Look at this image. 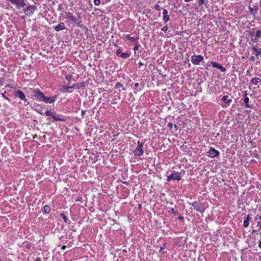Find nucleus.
Masks as SVG:
<instances>
[{
    "instance_id": "1",
    "label": "nucleus",
    "mask_w": 261,
    "mask_h": 261,
    "mask_svg": "<svg viewBox=\"0 0 261 261\" xmlns=\"http://www.w3.org/2000/svg\"><path fill=\"white\" fill-rule=\"evenodd\" d=\"M78 15V18H76L75 16L73 15V14L70 12L67 13V21L69 22L68 26H70V24H72V26H75V25L80 27V24L82 21V19L81 18V16L79 13H77Z\"/></svg>"
},
{
    "instance_id": "3",
    "label": "nucleus",
    "mask_w": 261,
    "mask_h": 261,
    "mask_svg": "<svg viewBox=\"0 0 261 261\" xmlns=\"http://www.w3.org/2000/svg\"><path fill=\"white\" fill-rule=\"evenodd\" d=\"M37 9L36 6L34 5H29L23 9V11L25 15L31 16L34 12L35 10Z\"/></svg>"
},
{
    "instance_id": "36",
    "label": "nucleus",
    "mask_w": 261,
    "mask_h": 261,
    "mask_svg": "<svg viewBox=\"0 0 261 261\" xmlns=\"http://www.w3.org/2000/svg\"><path fill=\"white\" fill-rule=\"evenodd\" d=\"M198 5L199 6H202L204 3V0H198Z\"/></svg>"
},
{
    "instance_id": "30",
    "label": "nucleus",
    "mask_w": 261,
    "mask_h": 261,
    "mask_svg": "<svg viewBox=\"0 0 261 261\" xmlns=\"http://www.w3.org/2000/svg\"><path fill=\"white\" fill-rule=\"evenodd\" d=\"M261 36V30H258L256 32V37L259 38Z\"/></svg>"
},
{
    "instance_id": "44",
    "label": "nucleus",
    "mask_w": 261,
    "mask_h": 261,
    "mask_svg": "<svg viewBox=\"0 0 261 261\" xmlns=\"http://www.w3.org/2000/svg\"><path fill=\"white\" fill-rule=\"evenodd\" d=\"M250 60H251V61H254L255 59H254V57L253 56H251L249 58Z\"/></svg>"
},
{
    "instance_id": "54",
    "label": "nucleus",
    "mask_w": 261,
    "mask_h": 261,
    "mask_svg": "<svg viewBox=\"0 0 261 261\" xmlns=\"http://www.w3.org/2000/svg\"><path fill=\"white\" fill-rule=\"evenodd\" d=\"M3 97L5 98H6V99H8V98L7 97H6V96L4 94H3Z\"/></svg>"
},
{
    "instance_id": "29",
    "label": "nucleus",
    "mask_w": 261,
    "mask_h": 261,
    "mask_svg": "<svg viewBox=\"0 0 261 261\" xmlns=\"http://www.w3.org/2000/svg\"><path fill=\"white\" fill-rule=\"evenodd\" d=\"M65 79L68 82H70L72 79V75H67L66 76Z\"/></svg>"
},
{
    "instance_id": "38",
    "label": "nucleus",
    "mask_w": 261,
    "mask_h": 261,
    "mask_svg": "<svg viewBox=\"0 0 261 261\" xmlns=\"http://www.w3.org/2000/svg\"><path fill=\"white\" fill-rule=\"evenodd\" d=\"M168 127L169 128V129L171 130L173 127V124L171 122H169L167 124Z\"/></svg>"
},
{
    "instance_id": "6",
    "label": "nucleus",
    "mask_w": 261,
    "mask_h": 261,
    "mask_svg": "<svg viewBox=\"0 0 261 261\" xmlns=\"http://www.w3.org/2000/svg\"><path fill=\"white\" fill-rule=\"evenodd\" d=\"M203 60L201 55H194L191 58V62L194 65H198Z\"/></svg>"
},
{
    "instance_id": "62",
    "label": "nucleus",
    "mask_w": 261,
    "mask_h": 261,
    "mask_svg": "<svg viewBox=\"0 0 261 261\" xmlns=\"http://www.w3.org/2000/svg\"><path fill=\"white\" fill-rule=\"evenodd\" d=\"M222 107H223V108H225V107H226V106L222 105Z\"/></svg>"
},
{
    "instance_id": "10",
    "label": "nucleus",
    "mask_w": 261,
    "mask_h": 261,
    "mask_svg": "<svg viewBox=\"0 0 261 261\" xmlns=\"http://www.w3.org/2000/svg\"><path fill=\"white\" fill-rule=\"evenodd\" d=\"M57 98V95H54L52 97H47L45 96V98L43 99V102H46V103H51L54 102L56 100Z\"/></svg>"
},
{
    "instance_id": "53",
    "label": "nucleus",
    "mask_w": 261,
    "mask_h": 261,
    "mask_svg": "<svg viewBox=\"0 0 261 261\" xmlns=\"http://www.w3.org/2000/svg\"><path fill=\"white\" fill-rule=\"evenodd\" d=\"M138 64H139V66H142V65H143V63H142V62H140L138 63Z\"/></svg>"
},
{
    "instance_id": "34",
    "label": "nucleus",
    "mask_w": 261,
    "mask_h": 261,
    "mask_svg": "<svg viewBox=\"0 0 261 261\" xmlns=\"http://www.w3.org/2000/svg\"><path fill=\"white\" fill-rule=\"evenodd\" d=\"M61 216L62 218L63 219L64 222L67 223L68 219L66 217V216L64 214H61Z\"/></svg>"
},
{
    "instance_id": "2",
    "label": "nucleus",
    "mask_w": 261,
    "mask_h": 261,
    "mask_svg": "<svg viewBox=\"0 0 261 261\" xmlns=\"http://www.w3.org/2000/svg\"><path fill=\"white\" fill-rule=\"evenodd\" d=\"M192 206L194 209L197 212L203 213L205 211V207L203 204L199 201H194L192 203Z\"/></svg>"
},
{
    "instance_id": "32",
    "label": "nucleus",
    "mask_w": 261,
    "mask_h": 261,
    "mask_svg": "<svg viewBox=\"0 0 261 261\" xmlns=\"http://www.w3.org/2000/svg\"><path fill=\"white\" fill-rule=\"evenodd\" d=\"M218 69H220L222 72H225L226 71V68L222 65H220Z\"/></svg>"
},
{
    "instance_id": "52",
    "label": "nucleus",
    "mask_w": 261,
    "mask_h": 261,
    "mask_svg": "<svg viewBox=\"0 0 261 261\" xmlns=\"http://www.w3.org/2000/svg\"><path fill=\"white\" fill-rule=\"evenodd\" d=\"M66 246H65V245H63V246H62V250H65V249H66Z\"/></svg>"
},
{
    "instance_id": "21",
    "label": "nucleus",
    "mask_w": 261,
    "mask_h": 261,
    "mask_svg": "<svg viewBox=\"0 0 261 261\" xmlns=\"http://www.w3.org/2000/svg\"><path fill=\"white\" fill-rule=\"evenodd\" d=\"M55 120L56 121H64V119L59 118V117H57L54 114L51 117Z\"/></svg>"
},
{
    "instance_id": "17",
    "label": "nucleus",
    "mask_w": 261,
    "mask_h": 261,
    "mask_svg": "<svg viewBox=\"0 0 261 261\" xmlns=\"http://www.w3.org/2000/svg\"><path fill=\"white\" fill-rule=\"evenodd\" d=\"M261 82V79L258 77H254L253 78L251 81L250 82L255 85H257L258 83Z\"/></svg>"
},
{
    "instance_id": "40",
    "label": "nucleus",
    "mask_w": 261,
    "mask_h": 261,
    "mask_svg": "<svg viewBox=\"0 0 261 261\" xmlns=\"http://www.w3.org/2000/svg\"><path fill=\"white\" fill-rule=\"evenodd\" d=\"M168 11L166 9H163V16L168 15Z\"/></svg>"
},
{
    "instance_id": "5",
    "label": "nucleus",
    "mask_w": 261,
    "mask_h": 261,
    "mask_svg": "<svg viewBox=\"0 0 261 261\" xmlns=\"http://www.w3.org/2000/svg\"><path fill=\"white\" fill-rule=\"evenodd\" d=\"M143 144V143L142 142H140V141L138 142L137 147L136 149L134 151L135 155L141 156L143 154V150L142 149Z\"/></svg>"
},
{
    "instance_id": "42",
    "label": "nucleus",
    "mask_w": 261,
    "mask_h": 261,
    "mask_svg": "<svg viewBox=\"0 0 261 261\" xmlns=\"http://www.w3.org/2000/svg\"><path fill=\"white\" fill-rule=\"evenodd\" d=\"M243 96H244V98H245V97H248V96H247V92H246V91H244Z\"/></svg>"
},
{
    "instance_id": "25",
    "label": "nucleus",
    "mask_w": 261,
    "mask_h": 261,
    "mask_svg": "<svg viewBox=\"0 0 261 261\" xmlns=\"http://www.w3.org/2000/svg\"><path fill=\"white\" fill-rule=\"evenodd\" d=\"M54 113H52L49 110H47L45 112H44V115L47 116H50V117H52V116L53 115Z\"/></svg>"
},
{
    "instance_id": "28",
    "label": "nucleus",
    "mask_w": 261,
    "mask_h": 261,
    "mask_svg": "<svg viewBox=\"0 0 261 261\" xmlns=\"http://www.w3.org/2000/svg\"><path fill=\"white\" fill-rule=\"evenodd\" d=\"M116 53V55L117 56L120 57V55H121L122 54L121 49L120 48L117 49L116 50V53Z\"/></svg>"
},
{
    "instance_id": "61",
    "label": "nucleus",
    "mask_w": 261,
    "mask_h": 261,
    "mask_svg": "<svg viewBox=\"0 0 261 261\" xmlns=\"http://www.w3.org/2000/svg\"><path fill=\"white\" fill-rule=\"evenodd\" d=\"M141 204H139V208H141Z\"/></svg>"
},
{
    "instance_id": "12",
    "label": "nucleus",
    "mask_w": 261,
    "mask_h": 261,
    "mask_svg": "<svg viewBox=\"0 0 261 261\" xmlns=\"http://www.w3.org/2000/svg\"><path fill=\"white\" fill-rule=\"evenodd\" d=\"M248 9L249 13L253 15H255L257 13V11L258 10V7L256 6H254L253 7H252L249 6L248 7Z\"/></svg>"
},
{
    "instance_id": "57",
    "label": "nucleus",
    "mask_w": 261,
    "mask_h": 261,
    "mask_svg": "<svg viewBox=\"0 0 261 261\" xmlns=\"http://www.w3.org/2000/svg\"><path fill=\"white\" fill-rule=\"evenodd\" d=\"M256 232H257V230H252V233Z\"/></svg>"
},
{
    "instance_id": "47",
    "label": "nucleus",
    "mask_w": 261,
    "mask_h": 261,
    "mask_svg": "<svg viewBox=\"0 0 261 261\" xmlns=\"http://www.w3.org/2000/svg\"><path fill=\"white\" fill-rule=\"evenodd\" d=\"M38 111V112L39 113H40V114H41V115H44V112H43L42 111Z\"/></svg>"
},
{
    "instance_id": "56",
    "label": "nucleus",
    "mask_w": 261,
    "mask_h": 261,
    "mask_svg": "<svg viewBox=\"0 0 261 261\" xmlns=\"http://www.w3.org/2000/svg\"><path fill=\"white\" fill-rule=\"evenodd\" d=\"M36 261H41L40 258H37L36 259Z\"/></svg>"
},
{
    "instance_id": "13",
    "label": "nucleus",
    "mask_w": 261,
    "mask_h": 261,
    "mask_svg": "<svg viewBox=\"0 0 261 261\" xmlns=\"http://www.w3.org/2000/svg\"><path fill=\"white\" fill-rule=\"evenodd\" d=\"M123 38H126L132 42H136L138 40L139 37H130L129 35H124Z\"/></svg>"
},
{
    "instance_id": "58",
    "label": "nucleus",
    "mask_w": 261,
    "mask_h": 261,
    "mask_svg": "<svg viewBox=\"0 0 261 261\" xmlns=\"http://www.w3.org/2000/svg\"><path fill=\"white\" fill-rule=\"evenodd\" d=\"M253 34H254V32H253L252 33H250V35H253Z\"/></svg>"
},
{
    "instance_id": "9",
    "label": "nucleus",
    "mask_w": 261,
    "mask_h": 261,
    "mask_svg": "<svg viewBox=\"0 0 261 261\" xmlns=\"http://www.w3.org/2000/svg\"><path fill=\"white\" fill-rule=\"evenodd\" d=\"M15 95L21 100H23L25 102H28V99L26 98L25 96L22 91L18 90L16 92Z\"/></svg>"
},
{
    "instance_id": "46",
    "label": "nucleus",
    "mask_w": 261,
    "mask_h": 261,
    "mask_svg": "<svg viewBox=\"0 0 261 261\" xmlns=\"http://www.w3.org/2000/svg\"><path fill=\"white\" fill-rule=\"evenodd\" d=\"M174 128L175 131H176L178 129L177 126L176 124L174 125Z\"/></svg>"
},
{
    "instance_id": "64",
    "label": "nucleus",
    "mask_w": 261,
    "mask_h": 261,
    "mask_svg": "<svg viewBox=\"0 0 261 261\" xmlns=\"http://www.w3.org/2000/svg\"><path fill=\"white\" fill-rule=\"evenodd\" d=\"M0 261H2L1 260H0Z\"/></svg>"
},
{
    "instance_id": "37",
    "label": "nucleus",
    "mask_w": 261,
    "mask_h": 261,
    "mask_svg": "<svg viewBox=\"0 0 261 261\" xmlns=\"http://www.w3.org/2000/svg\"><path fill=\"white\" fill-rule=\"evenodd\" d=\"M170 213L173 214H177L178 212L175 211L173 208H172L170 209Z\"/></svg>"
},
{
    "instance_id": "39",
    "label": "nucleus",
    "mask_w": 261,
    "mask_h": 261,
    "mask_svg": "<svg viewBox=\"0 0 261 261\" xmlns=\"http://www.w3.org/2000/svg\"><path fill=\"white\" fill-rule=\"evenodd\" d=\"M168 29L167 25H166L162 28V30L164 32H166L168 30Z\"/></svg>"
},
{
    "instance_id": "41",
    "label": "nucleus",
    "mask_w": 261,
    "mask_h": 261,
    "mask_svg": "<svg viewBox=\"0 0 261 261\" xmlns=\"http://www.w3.org/2000/svg\"><path fill=\"white\" fill-rule=\"evenodd\" d=\"M245 219L249 221L251 219V217H250V215H248Z\"/></svg>"
},
{
    "instance_id": "11",
    "label": "nucleus",
    "mask_w": 261,
    "mask_h": 261,
    "mask_svg": "<svg viewBox=\"0 0 261 261\" xmlns=\"http://www.w3.org/2000/svg\"><path fill=\"white\" fill-rule=\"evenodd\" d=\"M65 29V25L64 22H60L57 25L54 27V29L57 32L63 30Z\"/></svg>"
},
{
    "instance_id": "45",
    "label": "nucleus",
    "mask_w": 261,
    "mask_h": 261,
    "mask_svg": "<svg viewBox=\"0 0 261 261\" xmlns=\"http://www.w3.org/2000/svg\"><path fill=\"white\" fill-rule=\"evenodd\" d=\"M252 40L254 42H257V37H255V38L254 39H252Z\"/></svg>"
},
{
    "instance_id": "7",
    "label": "nucleus",
    "mask_w": 261,
    "mask_h": 261,
    "mask_svg": "<svg viewBox=\"0 0 261 261\" xmlns=\"http://www.w3.org/2000/svg\"><path fill=\"white\" fill-rule=\"evenodd\" d=\"M207 156L211 158H214L219 155V151L211 147L207 152Z\"/></svg>"
},
{
    "instance_id": "8",
    "label": "nucleus",
    "mask_w": 261,
    "mask_h": 261,
    "mask_svg": "<svg viewBox=\"0 0 261 261\" xmlns=\"http://www.w3.org/2000/svg\"><path fill=\"white\" fill-rule=\"evenodd\" d=\"M34 96L40 100L43 101V99L45 98V96L42 92L40 90H35L33 94Z\"/></svg>"
},
{
    "instance_id": "14",
    "label": "nucleus",
    "mask_w": 261,
    "mask_h": 261,
    "mask_svg": "<svg viewBox=\"0 0 261 261\" xmlns=\"http://www.w3.org/2000/svg\"><path fill=\"white\" fill-rule=\"evenodd\" d=\"M249 99L248 97H245L244 98V106L245 108L253 109L254 108V106L253 105H250L249 103Z\"/></svg>"
},
{
    "instance_id": "51",
    "label": "nucleus",
    "mask_w": 261,
    "mask_h": 261,
    "mask_svg": "<svg viewBox=\"0 0 261 261\" xmlns=\"http://www.w3.org/2000/svg\"><path fill=\"white\" fill-rule=\"evenodd\" d=\"M258 247L261 248V240L259 241Z\"/></svg>"
},
{
    "instance_id": "48",
    "label": "nucleus",
    "mask_w": 261,
    "mask_h": 261,
    "mask_svg": "<svg viewBox=\"0 0 261 261\" xmlns=\"http://www.w3.org/2000/svg\"><path fill=\"white\" fill-rule=\"evenodd\" d=\"M76 86V84H74L72 86H70V89L74 88Z\"/></svg>"
},
{
    "instance_id": "19",
    "label": "nucleus",
    "mask_w": 261,
    "mask_h": 261,
    "mask_svg": "<svg viewBox=\"0 0 261 261\" xmlns=\"http://www.w3.org/2000/svg\"><path fill=\"white\" fill-rule=\"evenodd\" d=\"M50 211V208L47 205H44L42 208V212L43 213L48 214V213H49Z\"/></svg>"
},
{
    "instance_id": "49",
    "label": "nucleus",
    "mask_w": 261,
    "mask_h": 261,
    "mask_svg": "<svg viewBox=\"0 0 261 261\" xmlns=\"http://www.w3.org/2000/svg\"><path fill=\"white\" fill-rule=\"evenodd\" d=\"M134 86H135V88H136L137 87H138L139 86V83H135Z\"/></svg>"
},
{
    "instance_id": "22",
    "label": "nucleus",
    "mask_w": 261,
    "mask_h": 261,
    "mask_svg": "<svg viewBox=\"0 0 261 261\" xmlns=\"http://www.w3.org/2000/svg\"><path fill=\"white\" fill-rule=\"evenodd\" d=\"M255 220H261V216H256L254 218ZM257 226L259 227V229H261V222H257Z\"/></svg>"
},
{
    "instance_id": "26",
    "label": "nucleus",
    "mask_w": 261,
    "mask_h": 261,
    "mask_svg": "<svg viewBox=\"0 0 261 261\" xmlns=\"http://www.w3.org/2000/svg\"><path fill=\"white\" fill-rule=\"evenodd\" d=\"M170 19V17L169 15H166L165 16H163V20L166 23L168 21H169Z\"/></svg>"
},
{
    "instance_id": "4",
    "label": "nucleus",
    "mask_w": 261,
    "mask_h": 261,
    "mask_svg": "<svg viewBox=\"0 0 261 261\" xmlns=\"http://www.w3.org/2000/svg\"><path fill=\"white\" fill-rule=\"evenodd\" d=\"M181 179V176L178 172H174L170 175H168L167 177V180L170 181V180H180Z\"/></svg>"
},
{
    "instance_id": "33",
    "label": "nucleus",
    "mask_w": 261,
    "mask_h": 261,
    "mask_svg": "<svg viewBox=\"0 0 261 261\" xmlns=\"http://www.w3.org/2000/svg\"><path fill=\"white\" fill-rule=\"evenodd\" d=\"M154 8L155 10H159V11L163 9L162 7H161L159 5H157V4L155 5Z\"/></svg>"
},
{
    "instance_id": "16",
    "label": "nucleus",
    "mask_w": 261,
    "mask_h": 261,
    "mask_svg": "<svg viewBox=\"0 0 261 261\" xmlns=\"http://www.w3.org/2000/svg\"><path fill=\"white\" fill-rule=\"evenodd\" d=\"M130 52H126V53H122L121 55H120V57L122 59H127L130 57Z\"/></svg>"
},
{
    "instance_id": "31",
    "label": "nucleus",
    "mask_w": 261,
    "mask_h": 261,
    "mask_svg": "<svg viewBox=\"0 0 261 261\" xmlns=\"http://www.w3.org/2000/svg\"><path fill=\"white\" fill-rule=\"evenodd\" d=\"M120 87H123V85L120 82L117 83L115 86V88H120Z\"/></svg>"
},
{
    "instance_id": "18",
    "label": "nucleus",
    "mask_w": 261,
    "mask_h": 261,
    "mask_svg": "<svg viewBox=\"0 0 261 261\" xmlns=\"http://www.w3.org/2000/svg\"><path fill=\"white\" fill-rule=\"evenodd\" d=\"M70 89V86H68L66 85H63L62 87L60 89V91L62 92H65L67 91H68L69 92H71V91H69V89Z\"/></svg>"
},
{
    "instance_id": "59",
    "label": "nucleus",
    "mask_w": 261,
    "mask_h": 261,
    "mask_svg": "<svg viewBox=\"0 0 261 261\" xmlns=\"http://www.w3.org/2000/svg\"><path fill=\"white\" fill-rule=\"evenodd\" d=\"M122 88L123 90H125L126 89L125 88H123V87Z\"/></svg>"
},
{
    "instance_id": "60",
    "label": "nucleus",
    "mask_w": 261,
    "mask_h": 261,
    "mask_svg": "<svg viewBox=\"0 0 261 261\" xmlns=\"http://www.w3.org/2000/svg\"><path fill=\"white\" fill-rule=\"evenodd\" d=\"M259 5L261 6V0L259 1Z\"/></svg>"
},
{
    "instance_id": "20",
    "label": "nucleus",
    "mask_w": 261,
    "mask_h": 261,
    "mask_svg": "<svg viewBox=\"0 0 261 261\" xmlns=\"http://www.w3.org/2000/svg\"><path fill=\"white\" fill-rule=\"evenodd\" d=\"M228 95H225L222 97V100L226 103H229L231 102V99H228Z\"/></svg>"
},
{
    "instance_id": "63",
    "label": "nucleus",
    "mask_w": 261,
    "mask_h": 261,
    "mask_svg": "<svg viewBox=\"0 0 261 261\" xmlns=\"http://www.w3.org/2000/svg\"><path fill=\"white\" fill-rule=\"evenodd\" d=\"M162 249H163V248H161L160 249V250H161V251H162Z\"/></svg>"
},
{
    "instance_id": "55",
    "label": "nucleus",
    "mask_w": 261,
    "mask_h": 261,
    "mask_svg": "<svg viewBox=\"0 0 261 261\" xmlns=\"http://www.w3.org/2000/svg\"><path fill=\"white\" fill-rule=\"evenodd\" d=\"M123 183L127 185H128V183L127 181H123Z\"/></svg>"
},
{
    "instance_id": "50",
    "label": "nucleus",
    "mask_w": 261,
    "mask_h": 261,
    "mask_svg": "<svg viewBox=\"0 0 261 261\" xmlns=\"http://www.w3.org/2000/svg\"><path fill=\"white\" fill-rule=\"evenodd\" d=\"M178 220H180V221H182V220H184V218H183V217H181V216H179V217H178Z\"/></svg>"
},
{
    "instance_id": "15",
    "label": "nucleus",
    "mask_w": 261,
    "mask_h": 261,
    "mask_svg": "<svg viewBox=\"0 0 261 261\" xmlns=\"http://www.w3.org/2000/svg\"><path fill=\"white\" fill-rule=\"evenodd\" d=\"M252 49L254 51L255 56L256 57H257L258 56H260L261 57V49L258 50L255 46H252Z\"/></svg>"
},
{
    "instance_id": "24",
    "label": "nucleus",
    "mask_w": 261,
    "mask_h": 261,
    "mask_svg": "<svg viewBox=\"0 0 261 261\" xmlns=\"http://www.w3.org/2000/svg\"><path fill=\"white\" fill-rule=\"evenodd\" d=\"M135 42H136L135 45L134 47V50L135 51L138 50L139 49V47H140V45L139 44L138 41H137Z\"/></svg>"
},
{
    "instance_id": "43",
    "label": "nucleus",
    "mask_w": 261,
    "mask_h": 261,
    "mask_svg": "<svg viewBox=\"0 0 261 261\" xmlns=\"http://www.w3.org/2000/svg\"><path fill=\"white\" fill-rule=\"evenodd\" d=\"M85 111H84V110H82V113H81V115L82 116H83V117L85 116Z\"/></svg>"
},
{
    "instance_id": "27",
    "label": "nucleus",
    "mask_w": 261,
    "mask_h": 261,
    "mask_svg": "<svg viewBox=\"0 0 261 261\" xmlns=\"http://www.w3.org/2000/svg\"><path fill=\"white\" fill-rule=\"evenodd\" d=\"M249 221L248 220H247L246 219H245L243 222V226L244 227H247L249 224Z\"/></svg>"
},
{
    "instance_id": "23",
    "label": "nucleus",
    "mask_w": 261,
    "mask_h": 261,
    "mask_svg": "<svg viewBox=\"0 0 261 261\" xmlns=\"http://www.w3.org/2000/svg\"><path fill=\"white\" fill-rule=\"evenodd\" d=\"M211 65H212V66L213 67H216L217 68H218L221 65L219 63H218V62H214V61L211 62Z\"/></svg>"
},
{
    "instance_id": "35",
    "label": "nucleus",
    "mask_w": 261,
    "mask_h": 261,
    "mask_svg": "<svg viewBox=\"0 0 261 261\" xmlns=\"http://www.w3.org/2000/svg\"><path fill=\"white\" fill-rule=\"evenodd\" d=\"M94 4L95 6H98L100 4V0H94Z\"/></svg>"
}]
</instances>
